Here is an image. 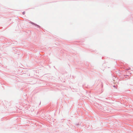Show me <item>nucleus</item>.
<instances>
[{"label": "nucleus", "mask_w": 133, "mask_h": 133, "mask_svg": "<svg viewBox=\"0 0 133 133\" xmlns=\"http://www.w3.org/2000/svg\"><path fill=\"white\" fill-rule=\"evenodd\" d=\"M25 12H23V14H25Z\"/></svg>", "instance_id": "obj_1"}, {"label": "nucleus", "mask_w": 133, "mask_h": 133, "mask_svg": "<svg viewBox=\"0 0 133 133\" xmlns=\"http://www.w3.org/2000/svg\"><path fill=\"white\" fill-rule=\"evenodd\" d=\"M37 26H38V27H39V26L38 25H37Z\"/></svg>", "instance_id": "obj_2"}]
</instances>
